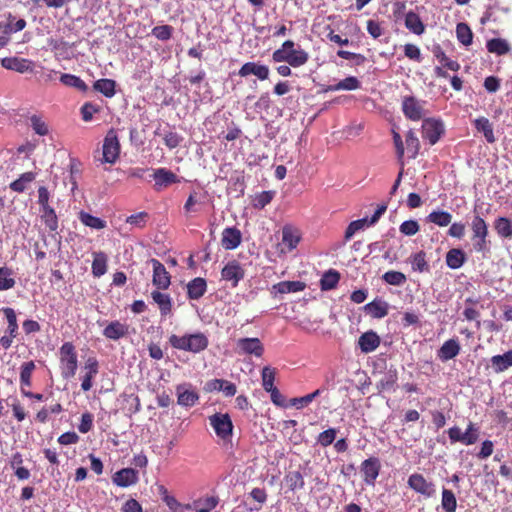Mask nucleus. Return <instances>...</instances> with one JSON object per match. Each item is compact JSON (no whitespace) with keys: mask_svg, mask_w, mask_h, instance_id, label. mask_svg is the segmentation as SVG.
I'll return each mask as SVG.
<instances>
[{"mask_svg":"<svg viewBox=\"0 0 512 512\" xmlns=\"http://www.w3.org/2000/svg\"><path fill=\"white\" fill-rule=\"evenodd\" d=\"M272 58L275 62H287L292 67H300L307 63L309 56L303 49L295 48L293 41L287 40L273 52Z\"/></svg>","mask_w":512,"mask_h":512,"instance_id":"1","label":"nucleus"},{"mask_svg":"<svg viewBox=\"0 0 512 512\" xmlns=\"http://www.w3.org/2000/svg\"><path fill=\"white\" fill-rule=\"evenodd\" d=\"M169 343L175 349L199 353L207 348L209 341L205 334L197 332L182 336L173 334L169 337Z\"/></svg>","mask_w":512,"mask_h":512,"instance_id":"2","label":"nucleus"},{"mask_svg":"<svg viewBox=\"0 0 512 512\" xmlns=\"http://www.w3.org/2000/svg\"><path fill=\"white\" fill-rule=\"evenodd\" d=\"M61 374L65 379L72 378L77 370L78 360L75 347L65 342L59 349Z\"/></svg>","mask_w":512,"mask_h":512,"instance_id":"3","label":"nucleus"},{"mask_svg":"<svg viewBox=\"0 0 512 512\" xmlns=\"http://www.w3.org/2000/svg\"><path fill=\"white\" fill-rule=\"evenodd\" d=\"M209 423L213 427L216 435L222 440L226 441L232 437L233 424L227 413H215L209 416Z\"/></svg>","mask_w":512,"mask_h":512,"instance_id":"4","label":"nucleus"},{"mask_svg":"<svg viewBox=\"0 0 512 512\" xmlns=\"http://www.w3.org/2000/svg\"><path fill=\"white\" fill-rule=\"evenodd\" d=\"M426 101L419 100L414 96H404L402 99V111L406 118L412 121H419L425 115Z\"/></svg>","mask_w":512,"mask_h":512,"instance_id":"5","label":"nucleus"},{"mask_svg":"<svg viewBox=\"0 0 512 512\" xmlns=\"http://www.w3.org/2000/svg\"><path fill=\"white\" fill-rule=\"evenodd\" d=\"M120 152V145L117 135L114 130H110L103 143V157L102 162L113 164L118 159Z\"/></svg>","mask_w":512,"mask_h":512,"instance_id":"6","label":"nucleus"},{"mask_svg":"<svg viewBox=\"0 0 512 512\" xmlns=\"http://www.w3.org/2000/svg\"><path fill=\"white\" fill-rule=\"evenodd\" d=\"M408 486L426 498H431L436 494L435 485L432 482L427 481L423 475L418 473H414L409 476Z\"/></svg>","mask_w":512,"mask_h":512,"instance_id":"7","label":"nucleus"},{"mask_svg":"<svg viewBox=\"0 0 512 512\" xmlns=\"http://www.w3.org/2000/svg\"><path fill=\"white\" fill-rule=\"evenodd\" d=\"M236 351L238 354L261 357L264 347L259 338H240L236 341Z\"/></svg>","mask_w":512,"mask_h":512,"instance_id":"8","label":"nucleus"},{"mask_svg":"<svg viewBox=\"0 0 512 512\" xmlns=\"http://www.w3.org/2000/svg\"><path fill=\"white\" fill-rule=\"evenodd\" d=\"M244 276V268L236 260L229 261L221 271V278L227 282H230L233 288L238 285Z\"/></svg>","mask_w":512,"mask_h":512,"instance_id":"9","label":"nucleus"},{"mask_svg":"<svg viewBox=\"0 0 512 512\" xmlns=\"http://www.w3.org/2000/svg\"><path fill=\"white\" fill-rule=\"evenodd\" d=\"M444 132L443 123L434 118L425 119L422 123V136L427 139L431 145H434Z\"/></svg>","mask_w":512,"mask_h":512,"instance_id":"10","label":"nucleus"},{"mask_svg":"<svg viewBox=\"0 0 512 512\" xmlns=\"http://www.w3.org/2000/svg\"><path fill=\"white\" fill-rule=\"evenodd\" d=\"M1 66L7 70L18 73L32 72L34 63L30 59L20 57H5L1 60Z\"/></svg>","mask_w":512,"mask_h":512,"instance_id":"11","label":"nucleus"},{"mask_svg":"<svg viewBox=\"0 0 512 512\" xmlns=\"http://www.w3.org/2000/svg\"><path fill=\"white\" fill-rule=\"evenodd\" d=\"M150 262L153 267V285L158 289H167L171 281L165 266L157 259H151Z\"/></svg>","mask_w":512,"mask_h":512,"instance_id":"12","label":"nucleus"},{"mask_svg":"<svg viewBox=\"0 0 512 512\" xmlns=\"http://www.w3.org/2000/svg\"><path fill=\"white\" fill-rule=\"evenodd\" d=\"M380 462L377 458L371 457L361 464V472L364 476V482L368 485H374L380 471Z\"/></svg>","mask_w":512,"mask_h":512,"instance_id":"13","label":"nucleus"},{"mask_svg":"<svg viewBox=\"0 0 512 512\" xmlns=\"http://www.w3.org/2000/svg\"><path fill=\"white\" fill-rule=\"evenodd\" d=\"M83 370L84 375L82 377L81 388L83 391L87 392L92 388V380L98 374L99 365L96 358L89 357L84 364Z\"/></svg>","mask_w":512,"mask_h":512,"instance_id":"14","label":"nucleus"},{"mask_svg":"<svg viewBox=\"0 0 512 512\" xmlns=\"http://www.w3.org/2000/svg\"><path fill=\"white\" fill-rule=\"evenodd\" d=\"M176 393L178 398L177 402L183 407H192L199 399L197 392L187 384L178 385L176 387Z\"/></svg>","mask_w":512,"mask_h":512,"instance_id":"15","label":"nucleus"},{"mask_svg":"<svg viewBox=\"0 0 512 512\" xmlns=\"http://www.w3.org/2000/svg\"><path fill=\"white\" fill-rule=\"evenodd\" d=\"M112 481L119 487L132 486L138 482V472L133 468H123L113 475Z\"/></svg>","mask_w":512,"mask_h":512,"instance_id":"16","label":"nucleus"},{"mask_svg":"<svg viewBox=\"0 0 512 512\" xmlns=\"http://www.w3.org/2000/svg\"><path fill=\"white\" fill-rule=\"evenodd\" d=\"M153 178L156 190H161L164 187L179 182L177 175L166 168L156 169L153 173Z\"/></svg>","mask_w":512,"mask_h":512,"instance_id":"17","label":"nucleus"},{"mask_svg":"<svg viewBox=\"0 0 512 512\" xmlns=\"http://www.w3.org/2000/svg\"><path fill=\"white\" fill-rule=\"evenodd\" d=\"M358 345L363 353H371L380 345V337L374 331L363 333L358 339Z\"/></svg>","mask_w":512,"mask_h":512,"instance_id":"18","label":"nucleus"},{"mask_svg":"<svg viewBox=\"0 0 512 512\" xmlns=\"http://www.w3.org/2000/svg\"><path fill=\"white\" fill-rule=\"evenodd\" d=\"M460 352V345L456 339H449L438 350V358L446 362L455 358Z\"/></svg>","mask_w":512,"mask_h":512,"instance_id":"19","label":"nucleus"},{"mask_svg":"<svg viewBox=\"0 0 512 512\" xmlns=\"http://www.w3.org/2000/svg\"><path fill=\"white\" fill-rule=\"evenodd\" d=\"M241 243V233L236 228H225L222 233V246L227 250L237 248Z\"/></svg>","mask_w":512,"mask_h":512,"instance_id":"20","label":"nucleus"},{"mask_svg":"<svg viewBox=\"0 0 512 512\" xmlns=\"http://www.w3.org/2000/svg\"><path fill=\"white\" fill-rule=\"evenodd\" d=\"M207 289V283L205 279L201 277L194 278L187 285L188 297L193 300L201 298Z\"/></svg>","mask_w":512,"mask_h":512,"instance_id":"21","label":"nucleus"},{"mask_svg":"<svg viewBox=\"0 0 512 512\" xmlns=\"http://www.w3.org/2000/svg\"><path fill=\"white\" fill-rule=\"evenodd\" d=\"M128 333V326L119 321L111 322L103 331V335L112 340H118Z\"/></svg>","mask_w":512,"mask_h":512,"instance_id":"22","label":"nucleus"},{"mask_svg":"<svg viewBox=\"0 0 512 512\" xmlns=\"http://www.w3.org/2000/svg\"><path fill=\"white\" fill-rule=\"evenodd\" d=\"M300 241V233L297 229L291 226H285L282 230V242L287 247L288 251L296 248Z\"/></svg>","mask_w":512,"mask_h":512,"instance_id":"23","label":"nucleus"},{"mask_svg":"<svg viewBox=\"0 0 512 512\" xmlns=\"http://www.w3.org/2000/svg\"><path fill=\"white\" fill-rule=\"evenodd\" d=\"M365 310L373 318H383L388 314L389 305L382 300H374L365 306Z\"/></svg>","mask_w":512,"mask_h":512,"instance_id":"24","label":"nucleus"},{"mask_svg":"<svg viewBox=\"0 0 512 512\" xmlns=\"http://www.w3.org/2000/svg\"><path fill=\"white\" fill-rule=\"evenodd\" d=\"M116 82L112 79L103 78L94 82L93 89L107 98H112L116 93Z\"/></svg>","mask_w":512,"mask_h":512,"instance_id":"25","label":"nucleus"},{"mask_svg":"<svg viewBox=\"0 0 512 512\" xmlns=\"http://www.w3.org/2000/svg\"><path fill=\"white\" fill-rule=\"evenodd\" d=\"M491 364L496 373L503 372L512 366V350L503 355H495L491 358Z\"/></svg>","mask_w":512,"mask_h":512,"instance_id":"26","label":"nucleus"},{"mask_svg":"<svg viewBox=\"0 0 512 512\" xmlns=\"http://www.w3.org/2000/svg\"><path fill=\"white\" fill-rule=\"evenodd\" d=\"M360 87L359 80L354 76L346 77L336 84L329 85L326 91L335 92L340 90L352 91Z\"/></svg>","mask_w":512,"mask_h":512,"instance_id":"27","label":"nucleus"},{"mask_svg":"<svg viewBox=\"0 0 512 512\" xmlns=\"http://www.w3.org/2000/svg\"><path fill=\"white\" fill-rule=\"evenodd\" d=\"M151 297L158 305L162 316H166L171 312L172 301L168 294H164L160 291H153L151 293Z\"/></svg>","mask_w":512,"mask_h":512,"instance_id":"28","label":"nucleus"},{"mask_svg":"<svg viewBox=\"0 0 512 512\" xmlns=\"http://www.w3.org/2000/svg\"><path fill=\"white\" fill-rule=\"evenodd\" d=\"M405 26L416 35L423 34L425 30V26L420 17L412 11L408 12L405 16Z\"/></svg>","mask_w":512,"mask_h":512,"instance_id":"29","label":"nucleus"},{"mask_svg":"<svg viewBox=\"0 0 512 512\" xmlns=\"http://www.w3.org/2000/svg\"><path fill=\"white\" fill-rule=\"evenodd\" d=\"M305 288V284L301 281H282L273 286V291L279 294L291 292H299Z\"/></svg>","mask_w":512,"mask_h":512,"instance_id":"30","label":"nucleus"},{"mask_svg":"<svg viewBox=\"0 0 512 512\" xmlns=\"http://www.w3.org/2000/svg\"><path fill=\"white\" fill-rule=\"evenodd\" d=\"M397 380V371L394 369H389L382 375L381 379L377 383V388L380 391H390L394 388Z\"/></svg>","mask_w":512,"mask_h":512,"instance_id":"31","label":"nucleus"},{"mask_svg":"<svg viewBox=\"0 0 512 512\" xmlns=\"http://www.w3.org/2000/svg\"><path fill=\"white\" fill-rule=\"evenodd\" d=\"M474 125H475V128L477 129L478 132H481L483 133L485 139L487 140V142L489 143H494L495 142V136H494V133H493V128H492V125L491 123L489 122V120L485 117H480V118H477L475 121H474Z\"/></svg>","mask_w":512,"mask_h":512,"instance_id":"32","label":"nucleus"},{"mask_svg":"<svg viewBox=\"0 0 512 512\" xmlns=\"http://www.w3.org/2000/svg\"><path fill=\"white\" fill-rule=\"evenodd\" d=\"M60 81L63 85L73 87L82 92H86L88 90L87 84L80 77L73 74H61Z\"/></svg>","mask_w":512,"mask_h":512,"instance_id":"33","label":"nucleus"},{"mask_svg":"<svg viewBox=\"0 0 512 512\" xmlns=\"http://www.w3.org/2000/svg\"><path fill=\"white\" fill-rule=\"evenodd\" d=\"M487 50L496 55H504L510 51L509 43L502 38H493L486 44Z\"/></svg>","mask_w":512,"mask_h":512,"instance_id":"34","label":"nucleus"},{"mask_svg":"<svg viewBox=\"0 0 512 512\" xmlns=\"http://www.w3.org/2000/svg\"><path fill=\"white\" fill-rule=\"evenodd\" d=\"M35 178V173L25 172L21 174L18 179H16L10 184V189L18 193L24 192L27 188V185L33 182Z\"/></svg>","mask_w":512,"mask_h":512,"instance_id":"35","label":"nucleus"},{"mask_svg":"<svg viewBox=\"0 0 512 512\" xmlns=\"http://www.w3.org/2000/svg\"><path fill=\"white\" fill-rule=\"evenodd\" d=\"M465 262V254L460 249H451L446 255V264L451 269L460 268Z\"/></svg>","mask_w":512,"mask_h":512,"instance_id":"36","label":"nucleus"},{"mask_svg":"<svg viewBox=\"0 0 512 512\" xmlns=\"http://www.w3.org/2000/svg\"><path fill=\"white\" fill-rule=\"evenodd\" d=\"M107 271V256L103 252L94 254L92 262V273L96 277H101Z\"/></svg>","mask_w":512,"mask_h":512,"instance_id":"37","label":"nucleus"},{"mask_svg":"<svg viewBox=\"0 0 512 512\" xmlns=\"http://www.w3.org/2000/svg\"><path fill=\"white\" fill-rule=\"evenodd\" d=\"M452 215L447 211H433L427 216V221L439 227H446L451 223Z\"/></svg>","mask_w":512,"mask_h":512,"instance_id":"38","label":"nucleus"},{"mask_svg":"<svg viewBox=\"0 0 512 512\" xmlns=\"http://www.w3.org/2000/svg\"><path fill=\"white\" fill-rule=\"evenodd\" d=\"M497 234L502 238L512 237V222L506 217H499L494 223Z\"/></svg>","mask_w":512,"mask_h":512,"instance_id":"39","label":"nucleus"},{"mask_svg":"<svg viewBox=\"0 0 512 512\" xmlns=\"http://www.w3.org/2000/svg\"><path fill=\"white\" fill-rule=\"evenodd\" d=\"M79 219L85 226L92 229L101 230L106 227V222L104 220L83 211L80 212Z\"/></svg>","mask_w":512,"mask_h":512,"instance_id":"40","label":"nucleus"},{"mask_svg":"<svg viewBox=\"0 0 512 512\" xmlns=\"http://www.w3.org/2000/svg\"><path fill=\"white\" fill-rule=\"evenodd\" d=\"M30 125L34 132L40 136H46L49 133V127L41 115L34 114L30 116Z\"/></svg>","mask_w":512,"mask_h":512,"instance_id":"41","label":"nucleus"},{"mask_svg":"<svg viewBox=\"0 0 512 512\" xmlns=\"http://www.w3.org/2000/svg\"><path fill=\"white\" fill-rule=\"evenodd\" d=\"M2 311L8 322L7 333L10 334L12 337H16L18 334V323L14 309L10 307H4L2 308Z\"/></svg>","mask_w":512,"mask_h":512,"instance_id":"42","label":"nucleus"},{"mask_svg":"<svg viewBox=\"0 0 512 512\" xmlns=\"http://www.w3.org/2000/svg\"><path fill=\"white\" fill-rule=\"evenodd\" d=\"M15 283L12 270L8 267H0V291L12 289Z\"/></svg>","mask_w":512,"mask_h":512,"instance_id":"43","label":"nucleus"},{"mask_svg":"<svg viewBox=\"0 0 512 512\" xmlns=\"http://www.w3.org/2000/svg\"><path fill=\"white\" fill-rule=\"evenodd\" d=\"M41 212V218L46 227H48L50 231H56L58 228V219L55 210L52 207H46L41 209Z\"/></svg>","mask_w":512,"mask_h":512,"instance_id":"44","label":"nucleus"},{"mask_svg":"<svg viewBox=\"0 0 512 512\" xmlns=\"http://www.w3.org/2000/svg\"><path fill=\"white\" fill-rule=\"evenodd\" d=\"M34 369H35V364L33 361L25 362L21 366V372H20L21 389L31 386V376H32Z\"/></svg>","mask_w":512,"mask_h":512,"instance_id":"45","label":"nucleus"},{"mask_svg":"<svg viewBox=\"0 0 512 512\" xmlns=\"http://www.w3.org/2000/svg\"><path fill=\"white\" fill-rule=\"evenodd\" d=\"M441 506L445 512H455L457 508V500L451 490L443 489Z\"/></svg>","mask_w":512,"mask_h":512,"instance_id":"46","label":"nucleus"},{"mask_svg":"<svg viewBox=\"0 0 512 512\" xmlns=\"http://www.w3.org/2000/svg\"><path fill=\"white\" fill-rule=\"evenodd\" d=\"M340 275L335 270H329L321 278V289L331 290L336 287L339 282Z\"/></svg>","mask_w":512,"mask_h":512,"instance_id":"47","label":"nucleus"},{"mask_svg":"<svg viewBox=\"0 0 512 512\" xmlns=\"http://www.w3.org/2000/svg\"><path fill=\"white\" fill-rule=\"evenodd\" d=\"M434 55L437 60L446 68L451 71H458L460 69V65L457 61L451 60L446 56L444 51L440 47H436L434 49Z\"/></svg>","mask_w":512,"mask_h":512,"instance_id":"48","label":"nucleus"},{"mask_svg":"<svg viewBox=\"0 0 512 512\" xmlns=\"http://www.w3.org/2000/svg\"><path fill=\"white\" fill-rule=\"evenodd\" d=\"M456 35L459 42H461L463 45L468 46L472 43L473 34L466 23L457 24Z\"/></svg>","mask_w":512,"mask_h":512,"instance_id":"49","label":"nucleus"},{"mask_svg":"<svg viewBox=\"0 0 512 512\" xmlns=\"http://www.w3.org/2000/svg\"><path fill=\"white\" fill-rule=\"evenodd\" d=\"M471 228L473 232L474 238L476 237H483L488 236V226L485 222V220L480 217L479 215H476L471 223Z\"/></svg>","mask_w":512,"mask_h":512,"instance_id":"50","label":"nucleus"},{"mask_svg":"<svg viewBox=\"0 0 512 512\" xmlns=\"http://www.w3.org/2000/svg\"><path fill=\"white\" fill-rule=\"evenodd\" d=\"M412 269L418 272L429 270V265L426 261V254L423 251L417 252L411 256Z\"/></svg>","mask_w":512,"mask_h":512,"instance_id":"51","label":"nucleus"},{"mask_svg":"<svg viewBox=\"0 0 512 512\" xmlns=\"http://www.w3.org/2000/svg\"><path fill=\"white\" fill-rule=\"evenodd\" d=\"M370 226L368 223V218H362L355 221H352L345 231V240H350L356 232L363 230L365 227Z\"/></svg>","mask_w":512,"mask_h":512,"instance_id":"52","label":"nucleus"},{"mask_svg":"<svg viewBox=\"0 0 512 512\" xmlns=\"http://www.w3.org/2000/svg\"><path fill=\"white\" fill-rule=\"evenodd\" d=\"M479 438V428L472 422H469L465 432H463V441L464 445H473L477 442Z\"/></svg>","mask_w":512,"mask_h":512,"instance_id":"53","label":"nucleus"},{"mask_svg":"<svg viewBox=\"0 0 512 512\" xmlns=\"http://www.w3.org/2000/svg\"><path fill=\"white\" fill-rule=\"evenodd\" d=\"M285 480L288 487L293 491L304 487V479L299 471L289 472L286 475Z\"/></svg>","mask_w":512,"mask_h":512,"instance_id":"54","label":"nucleus"},{"mask_svg":"<svg viewBox=\"0 0 512 512\" xmlns=\"http://www.w3.org/2000/svg\"><path fill=\"white\" fill-rule=\"evenodd\" d=\"M262 386L266 392H270L276 387L274 386L275 371L266 366L262 369Z\"/></svg>","mask_w":512,"mask_h":512,"instance_id":"55","label":"nucleus"},{"mask_svg":"<svg viewBox=\"0 0 512 512\" xmlns=\"http://www.w3.org/2000/svg\"><path fill=\"white\" fill-rule=\"evenodd\" d=\"M383 280L390 285L401 286L406 282V276L399 271H388L383 275Z\"/></svg>","mask_w":512,"mask_h":512,"instance_id":"56","label":"nucleus"},{"mask_svg":"<svg viewBox=\"0 0 512 512\" xmlns=\"http://www.w3.org/2000/svg\"><path fill=\"white\" fill-rule=\"evenodd\" d=\"M336 435H337V429L335 428H329L323 432H321L318 437H317V442L323 446V447H327L329 445H331L335 439H336Z\"/></svg>","mask_w":512,"mask_h":512,"instance_id":"57","label":"nucleus"},{"mask_svg":"<svg viewBox=\"0 0 512 512\" xmlns=\"http://www.w3.org/2000/svg\"><path fill=\"white\" fill-rule=\"evenodd\" d=\"M218 504V499L215 497H207L206 499L202 501L196 502L195 510L196 512H210L212 509H214Z\"/></svg>","mask_w":512,"mask_h":512,"instance_id":"58","label":"nucleus"},{"mask_svg":"<svg viewBox=\"0 0 512 512\" xmlns=\"http://www.w3.org/2000/svg\"><path fill=\"white\" fill-rule=\"evenodd\" d=\"M172 32L173 28L169 25L155 26L152 29V35L161 41L169 40L172 36Z\"/></svg>","mask_w":512,"mask_h":512,"instance_id":"59","label":"nucleus"},{"mask_svg":"<svg viewBox=\"0 0 512 512\" xmlns=\"http://www.w3.org/2000/svg\"><path fill=\"white\" fill-rule=\"evenodd\" d=\"M320 395V390H316L310 394H307L303 397L293 398L291 400V405L295 406L297 409L304 408L308 404H310L317 396Z\"/></svg>","mask_w":512,"mask_h":512,"instance_id":"60","label":"nucleus"},{"mask_svg":"<svg viewBox=\"0 0 512 512\" xmlns=\"http://www.w3.org/2000/svg\"><path fill=\"white\" fill-rule=\"evenodd\" d=\"M405 142H406L408 151L412 153V157H415L418 153L420 143H419V139L417 138V136L415 135V133L413 131L410 130L406 134Z\"/></svg>","mask_w":512,"mask_h":512,"instance_id":"61","label":"nucleus"},{"mask_svg":"<svg viewBox=\"0 0 512 512\" xmlns=\"http://www.w3.org/2000/svg\"><path fill=\"white\" fill-rule=\"evenodd\" d=\"M99 106L91 103V102H86L85 104H83V106L81 107V115H82V119L85 121V122H89L92 120L94 114L98 113L99 112Z\"/></svg>","mask_w":512,"mask_h":512,"instance_id":"62","label":"nucleus"},{"mask_svg":"<svg viewBox=\"0 0 512 512\" xmlns=\"http://www.w3.org/2000/svg\"><path fill=\"white\" fill-rule=\"evenodd\" d=\"M419 228L420 227L417 221L407 220L400 225L399 230L404 235L413 236L419 231Z\"/></svg>","mask_w":512,"mask_h":512,"instance_id":"63","label":"nucleus"},{"mask_svg":"<svg viewBox=\"0 0 512 512\" xmlns=\"http://www.w3.org/2000/svg\"><path fill=\"white\" fill-rule=\"evenodd\" d=\"M473 248L476 252L486 254L489 251V241L487 236L483 237H472Z\"/></svg>","mask_w":512,"mask_h":512,"instance_id":"64","label":"nucleus"}]
</instances>
